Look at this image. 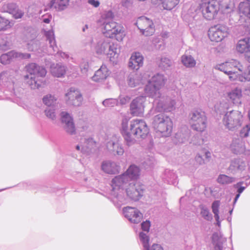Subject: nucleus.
Instances as JSON below:
<instances>
[{
  "instance_id": "obj_61",
  "label": "nucleus",
  "mask_w": 250,
  "mask_h": 250,
  "mask_svg": "<svg viewBox=\"0 0 250 250\" xmlns=\"http://www.w3.org/2000/svg\"><path fill=\"white\" fill-rule=\"evenodd\" d=\"M196 162L199 165H202L205 163V160L201 154H197L195 158Z\"/></svg>"
},
{
  "instance_id": "obj_56",
  "label": "nucleus",
  "mask_w": 250,
  "mask_h": 250,
  "mask_svg": "<svg viewBox=\"0 0 250 250\" xmlns=\"http://www.w3.org/2000/svg\"><path fill=\"white\" fill-rule=\"evenodd\" d=\"M5 6L7 8V10L5 11L10 14H12L18 8L16 4L14 3H8Z\"/></svg>"
},
{
  "instance_id": "obj_27",
  "label": "nucleus",
  "mask_w": 250,
  "mask_h": 250,
  "mask_svg": "<svg viewBox=\"0 0 250 250\" xmlns=\"http://www.w3.org/2000/svg\"><path fill=\"white\" fill-rule=\"evenodd\" d=\"M227 96L233 104H241L242 97V90L239 88H235L227 93Z\"/></svg>"
},
{
  "instance_id": "obj_47",
  "label": "nucleus",
  "mask_w": 250,
  "mask_h": 250,
  "mask_svg": "<svg viewBox=\"0 0 250 250\" xmlns=\"http://www.w3.org/2000/svg\"><path fill=\"white\" fill-rule=\"evenodd\" d=\"M139 238L141 242L142 243L144 250H149L148 247V241L149 240V237L146 233L141 232L139 234Z\"/></svg>"
},
{
  "instance_id": "obj_39",
  "label": "nucleus",
  "mask_w": 250,
  "mask_h": 250,
  "mask_svg": "<svg viewBox=\"0 0 250 250\" xmlns=\"http://www.w3.org/2000/svg\"><path fill=\"white\" fill-rule=\"evenodd\" d=\"M45 35L47 41L49 42L50 44V48L52 49L54 52L56 51L57 50V46L56 45L54 32L52 30H49L46 32Z\"/></svg>"
},
{
  "instance_id": "obj_35",
  "label": "nucleus",
  "mask_w": 250,
  "mask_h": 250,
  "mask_svg": "<svg viewBox=\"0 0 250 250\" xmlns=\"http://www.w3.org/2000/svg\"><path fill=\"white\" fill-rule=\"evenodd\" d=\"M212 243L214 246L213 250H223V244L226 239L220 237L217 233H214L212 236Z\"/></svg>"
},
{
  "instance_id": "obj_62",
  "label": "nucleus",
  "mask_w": 250,
  "mask_h": 250,
  "mask_svg": "<svg viewBox=\"0 0 250 250\" xmlns=\"http://www.w3.org/2000/svg\"><path fill=\"white\" fill-rule=\"evenodd\" d=\"M149 241V239L148 240ZM148 247L149 250H163V248L159 244H153L150 248L149 247V241H148Z\"/></svg>"
},
{
  "instance_id": "obj_3",
  "label": "nucleus",
  "mask_w": 250,
  "mask_h": 250,
  "mask_svg": "<svg viewBox=\"0 0 250 250\" xmlns=\"http://www.w3.org/2000/svg\"><path fill=\"white\" fill-rule=\"evenodd\" d=\"M113 13L108 11L103 14L98 21L103 34L109 39L115 37L118 41H122L125 36L123 27L113 21Z\"/></svg>"
},
{
  "instance_id": "obj_17",
  "label": "nucleus",
  "mask_w": 250,
  "mask_h": 250,
  "mask_svg": "<svg viewBox=\"0 0 250 250\" xmlns=\"http://www.w3.org/2000/svg\"><path fill=\"white\" fill-rule=\"evenodd\" d=\"M31 55L28 53H22L14 50L2 54L0 57V62L3 64L10 63L14 59H28Z\"/></svg>"
},
{
  "instance_id": "obj_57",
  "label": "nucleus",
  "mask_w": 250,
  "mask_h": 250,
  "mask_svg": "<svg viewBox=\"0 0 250 250\" xmlns=\"http://www.w3.org/2000/svg\"><path fill=\"white\" fill-rule=\"evenodd\" d=\"M190 143L195 146L200 145L203 143V141L199 138L198 135H195L193 137L192 141Z\"/></svg>"
},
{
  "instance_id": "obj_24",
  "label": "nucleus",
  "mask_w": 250,
  "mask_h": 250,
  "mask_svg": "<svg viewBox=\"0 0 250 250\" xmlns=\"http://www.w3.org/2000/svg\"><path fill=\"white\" fill-rule=\"evenodd\" d=\"M144 58L139 52L133 53L129 59L128 66L129 68L137 70L143 66Z\"/></svg>"
},
{
  "instance_id": "obj_46",
  "label": "nucleus",
  "mask_w": 250,
  "mask_h": 250,
  "mask_svg": "<svg viewBox=\"0 0 250 250\" xmlns=\"http://www.w3.org/2000/svg\"><path fill=\"white\" fill-rule=\"evenodd\" d=\"M201 214L202 217L207 221H210L212 219V215L209 209L205 206L201 207Z\"/></svg>"
},
{
  "instance_id": "obj_45",
  "label": "nucleus",
  "mask_w": 250,
  "mask_h": 250,
  "mask_svg": "<svg viewBox=\"0 0 250 250\" xmlns=\"http://www.w3.org/2000/svg\"><path fill=\"white\" fill-rule=\"evenodd\" d=\"M40 42L37 40L31 41L27 44V49L31 51H38L40 52Z\"/></svg>"
},
{
  "instance_id": "obj_6",
  "label": "nucleus",
  "mask_w": 250,
  "mask_h": 250,
  "mask_svg": "<svg viewBox=\"0 0 250 250\" xmlns=\"http://www.w3.org/2000/svg\"><path fill=\"white\" fill-rule=\"evenodd\" d=\"M140 175L139 167L133 165H131L126 171L118 176L115 177L112 180L111 194L115 196L116 190L121 191V187L124 185H127L130 180H136Z\"/></svg>"
},
{
  "instance_id": "obj_52",
  "label": "nucleus",
  "mask_w": 250,
  "mask_h": 250,
  "mask_svg": "<svg viewBox=\"0 0 250 250\" xmlns=\"http://www.w3.org/2000/svg\"><path fill=\"white\" fill-rule=\"evenodd\" d=\"M118 104V100L113 98L107 99L103 102V104L105 107H113L117 105Z\"/></svg>"
},
{
  "instance_id": "obj_5",
  "label": "nucleus",
  "mask_w": 250,
  "mask_h": 250,
  "mask_svg": "<svg viewBox=\"0 0 250 250\" xmlns=\"http://www.w3.org/2000/svg\"><path fill=\"white\" fill-rule=\"evenodd\" d=\"M215 68L224 72L229 76L230 81L238 80L241 82L250 81V65L244 72L243 75L237 74V70L242 72L244 67L236 60L231 59L224 63L215 65Z\"/></svg>"
},
{
  "instance_id": "obj_21",
  "label": "nucleus",
  "mask_w": 250,
  "mask_h": 250,
  "mask_svg": "<svg viewBox=\"0 0 250 250\" xmlns=\"http://www.w3.org/2000/svg\"><path fill=\"white\" fill-rule=\"evenodd\" d=\"M61 121L63 124V128L70 135H73L76 132V129L73 118L69 114L65 112L61 113Z\"/></svg>"
},
{
  "instance_id": "obj_14",
  "label": "nucleus",
  "mask_w": 250,
  "mask_h": 250,
  "mask_svg": "<svg viewBox=\"0 0 250 250\" xmlns=\"http://www.w3.org/2000/svg\"><path fill=\"white\" fill-rule=\"evenodd\" d=\"M136 24L141 33L145 36H151L155 32V26L152 21L146 17L138 18Z\"/></svg>"
},
{
  "instance_id": "obj_44",
  "label": "nucleus",
  "mask_w": 250,
  "mask_h": 250,
  "mask_svg": "<svg viewBox=\"0 0 250 250\" xmlns=\"http://www.w3.org/2000/svg\"><path fill=\"white\" fill-rule=\"evenodd\" d=\"M244 184L243 182H239L236 184L233 185V187L237 189V192L238 193L236 195L235 197L234 200L233 204H235L239 199L240 194L243 192V191L246 188L247 186L246 187L242 186V185Z\"/></svg>"
},
{
  "instance_id": "obj_48",
  "label": "nucleus",
  "mask_w": 250,
  "mask_h": 250,
  "mask_svg": "<svg viewBox=\"0 0 250 250\" xmlns=\"http://www.w3.org/2000/svg\"><path fill=\"white\" fill-rule=\"evenodd\" d=\"M172 64V62L167 58L163 57L161 59L159 63V67L163 69H167L170 67Z\"/></svg>"
},
{
  "instance_id": "obj_42",
  "label": "nucleus",
  "mask_w": 250,
  "mask_h": 250,
  "mask_svg": "<svg viewBox=\"0 0 250 250\" xmlns=\"http://www.w3.org/2000/svg\"><path fill=\"white\" fill-rule=\"evenodd\" d=\"M217 182L222 185L231 184L235 181V178L225 174H220L217 178Z\"/></svg>"
},
{
  "instance_id": "obj_19",
  "label": "nucleus",
  "mask_w": 250,
  "mask_h": 250,
  "mask_svg": "<svg viewBox=\"0 0 250 250\" xmlns=\"http://www.w3.org/2000/svg\"><path fill=\"white\" fill-rule=\"evenodd\" d=\"M129 120L127 118L123 119L121 124V133L125 140L127 145L130 146L134 144L135 139L133 137V135L131 128V122L129 125H128Z\"/></svg>"
},
{
  "instance_id": "obj_11",
  "label": "nucleus",
  "mask_w": 250,
  "mask_h": 250,
  "mask_svg": "<svg viewBox=\"0 0 250 250\" xmlns=\"http://www.w3.org/2000/svg\"><path fill=\"white\" fill-rule=\"evenodd\" d=\"M107 150L114 155L122 156L124 153V147L121 143L120 137L117 135H112L105 141Z\"/></svg>"
},
{
  "instance_id": "obj_64",
  "label": "nucleus",
  "mask_w": 250,
  "mask_h": 250,
  "mask_svg": "<svg viewBox=\"0 0 250 250\" xmlns=\"http://www.w3.org/2000/svg\"><path fill=\"white\" fill-rule=\"evenodd\" d=\"M128 97H120V103L121 104H125L128 101Z\"/></svg>"
},
{
  "instance_id": "obj_10",
  "label": "nucleus",
  "mask_w": 250,
  "mask_h": 250,
  "mask_svg": "<svg viewBox=\"0 0 250 250\" xmlns=\"http://www.w3.org/2000/svg\"><path fill=\"white\" fill-rule=\"evenodd\" d=\"M225 125L230 130H234L241 126L243 122V115L238 110L227 112L223 118Z\"/></svg>"
},
{
  "instance_id": "obj_41",
  "label": "nucleus",
  "mask_w": 250,
  "mask_h": 250,
  "mask_svg": "<svg viewBox=\"0 0 250 250\" xmlns=\"http://www.w3.org/2000/svg\"><path fill=\"white\" fill-rule=\"evenodd\" d=\"M182 62L187 67H193L196 64V61L191 55H183L182 57Z\"/></svg>"
},
{
  "instance_id": "obj_29",
  "label": "nucleus",
  "mask_w": 250,
  "mask_h": 250,
  "mask_svg": "<svg viewBox=\"0 0 250 250\" xmlns=\"http://www.w3.org/2000/svg\"><path fill=\"white\" fill-rule=\"evenodd\" d=\"M109 72L106 67L104 64H103L100 69L96 71L94 75L92 77V80L95 82L102 81L109 76Z\"/></svg>"
},
{
  "instance_id": "obj_15",
  "label": "nucleus",
  "mask_w": 250,
  "mask_h": 250,
  "mask_svg": "<svg viewBox=\"0 0 250 250\" xmlns=\"http://www.w3.org/2000/svg\"><path fill=\"white\" fill-rule=\"evenodd\" d=\"M248 166H249L248 168L250 171V163L247 164L243 158H236L231 161L228 171L233 175H238L245 171Z\"/></svg>"
},
{
  "instance_id": "obj_9",
  "label": "nucleus",
  "mask_w": 250,
  "mask_h": 250,
  "mask_svg": "<svg viewBox=\"0 0 250 250\" xmlns=\"http://www.w3.org/2000/svg\"><path fill=\"white\" fill-rule=\"evenodd\" d=\"M189 121L191 128L197 131L202 132L207 127V117L201 110H193L189 114Z\"/></svg>"
},
{
  "instance_id": "obj_54",
  "label": "nucleus",
  "mask_w": 250,
  "mask_h": 250,
  "mask_svg": "<svg viewBox=\"0 0 250 250\" xmlns=\"http://www.w3.org/2000/svg\"><path fill=\"white\" fill-rule=\"evenodd\" d=\"M80 67L82 73L83 75L87 76L88 75V72L89 68L88 62H87L85 61H83L80 63Z\"/></svg>"
},
{
  "instance_id": "obj_18",
  "label": "nucleus",
  "mask_w": 250,
  "mask_h": 250,
  "mask_svg": "<svg viewBox=\"0 0 250 250\" xmlns=\"http://www.w3.org/2000/svg\"><path fill=\"white\" fill-rule=\"evenodd\" d=\"M123 213L125 217L132 223L138 224L143 218L142 213L135 208L125 207L123 208Z\"/></svg>"
},
{
  "instance_id": "obj_23",
  "label": "nucleus",
  "mask_w": 250,
  "mask_h": 250,
  "mask_svg": "<svg viewBox=\"0 0 250 250\" xmlns=\"http://www.w3.org/2000/svg\"><path fill=\"white\" fill-rule=\"evenodd\" d=\"M69 0H52L47 4L45 11L50 9H55L61 11L65 9L69 4Z\"/></svg>"
},
{
  "instance_id": "obj_38",
  "label": "nucleus",
  "mask_w": 250,
  "mask_h": 250,
  "mask_svg": "<svg viewBox=\"0 0 250 250\" xmlns=\"http://www.w3.org/2000/svg\"><path fill=\"white\" fill-rule=\"evenodd\" d=\"M44 112L46 117L52 121H56L58 117V110L56 106L47 107Z\"/></svg>"
},
{
  "instance_id": "obj_22",
  "label": "nucleus",
  "mask_w": 250,
  "mask_h": 250,
  "mask_svg": "<svg viewBox=\"0 0 250 250\" xmlns=\"http://www.w3.org/2000/svg\"><path fill=\"white\" fill-rule=\"evenodd\" d=\"M25 69L31 76L42 78L46 74V71L43 67L38 65L35 63H31L25 66Z\"/></svg>"
},
{
  "instance_id": "obj_59",
  "label": "nucleus",
  "mask_w": 250,
  "mask_h": 250,
  "mask_svg": "<svg viewBox=\"0 0 250 250\" xmlns=\"http://www.w3.org/2000/svg\"><path fill=\"white\" fill-rule=\"evenodd\" d=\"M142 229L143 231L148 232L150 227V223L149 221H146L141 224Z\"/></svg>"
},
{
  "instance_id": "obj_49",
  "label": "nucleus",
  "mask_w": 250,
  "mask_h": 250,
  "mask_svg": "<svg viewBox=\"0 0 250 250\" xmlns=\"http://www.w3.org/2000/svg\"><path fill=\"white\" fill-rule=\"evenodd\" d=\"M155 163L154 158L152 156H147L145 158L144 162L142 163L144 167L147 169L148 167H153Z\"/></svg>"
},
{
  "instance_id": "obj_40",
  "label": "nucleus",
  "mask_w": 250,
  "mask_h": 250,
  "mask_svg": "<svg viewBox=\"0 0 250 250\" xmlns=\"http://www.w3.org/2000/svg\"><path fill=\"white\" fill-rule=\"evenodd\" d=\"M57 98L53 95L47 94L42 98L43 103L47 107L56 106Z\"/></svg>"
},
{
  "instance_id": "obj_16",
  "label": "nucleus",
  "mask_w": 250,
  "mask_h": 250,
  "mask_svg": "<svg viewBox=\"0 0 250 250\" xmlns=\"http://www.w3.org/2000/svg\"><path fill=\"white\" fill-rule=\"evenodd\" d=\"M67 104L75 106H80L83 101V97L81 92L77 89L71 87L65 94Z\"/></svg>"
},
{
  "instance_id": "obj_4",
  "label": "nucleus",
  "mask_w": 250,
  "mask_h": 250,
  "mask_svg": "<svg viewBox=\"0 0 250 250\" xmlns=\"http://www.w3.org/2000/svg\"><path fill=\"white\" fill-rule=\"evenodd\" d=\"M233 8L230 0H211L200 4L203 16L207 20L215 19L219 10L224 14H228L232 11Z\"/></svg>"
},
{
  "instance_id": "obj_30",
  "label": "nucleus",
  "mask_w": 250,
  "mask_h": 250,
  "mask_svg": "<svg viewBox=\"0 0 250 250\" xmlns=\"http://www.w3.org/2000/svg\"><path fill=\"white\" fill-rule=\"evenodd\" d=\"M236 50L241 54L250 51V38H245L239 40L236 45Z\"/></svg>"
},
{
  "instance_id": "obj_50",
  "label": "nucleus",
  "mask_w": 250,
  "mask_h": 250,
  "mask_svg": "<svg viewBox=\"0 0 250 250\" xmlns=\"http://www.w3.org/2000/svg\"><path fill=\"white\" fill-rule=\"evenodd\" d=\"M11 75L9 71H3L0 73V83L4 84L7 82H9L11 80L10 78Z\"/></svg>"
},
{
  "instance_id": "obj_1",
  "label": "nucleus",
  "mask_w": 250,
  "mask_h": 250,
  "mask_svg": "<svg viewBox=\"0 0 250 250\" xmlns=\"http://www.w3.org/2000/svg\"><path fill=\"white\" fill-rule=\"evenodd\" d=\"M167 78L163 74L157 73L148 81L145 91L148 97L154 98L153 107L158 112L171 111L176 104L174 100L163 95L160 89L165 85Z\"/></svg>"
},
{
  "instance_id": "obj_37",
  "label": "nucleus",
  "mask_w": 250,
  "mask_h": 250,
  "mask_svg": "<svg viewBox=\"0 0 250 250\" xmlns=\"http://www.w3.org/2000/svg\"><path fill=\"white\" fill-rule=\"evenodd\" d=\"M238 8L240 17L244 16L250 19V3L249 2H240Z\"/></svg>"
},
{
  "instance_id": "obj_25",
  "label": "nucleus",
  "mask_w": 250,
  "mask_h": 250,
  "mask_svg": "<svg viewBox=\"0 0 250 250\" xmlns=\"http://www.w3.org/2000/svg\"><path fill=\"white\" fill-rule=\"evenodd\" d=\"M232 152L237 155L245 153L248 155L249 153L246 150L244 143L239 138L233 139L230 146Z\"/></svg>"
},
{
  "instance_id": "obj_63",
  "label": "nucleus",
  "mask_w": 250,
  "mask_h": 250,
  "mask_svg": "<svg viewBox=\"0 0 250 250\" xmlns=\"http://www.w3.org/2000/svg\"><path fill=\"white\" fill-rule=\"evenodd\" d=\"M78 127L81 129V131H86L88 128V125L87 123L83 122L81 125H80Z\"/></svg>"
},
{
  "instance_id": "obj_13",
  "label": "nucleus",
  "mask_w": 250,
  "mask_h": 250,
  "mask_svg": "<svg viewBox=\"0 0 250 250\" xmlns=\"http://www.w3.org/2000/svg\"><path fill=\"white\" fill-rule=\"evenodd\" d=\"M229 34V28L224 25L219 24L209 28L208 37L211 41L219 42L227 37Z\"/></svg>"
},
{
  "instance_id": "obj_60",
  "label": "nucleus",
  "mask_w": 250,
  "mask_h": 250,
  "mask_svg": "<svg viewBox=\"0 0 250 250\" xmlns=\"http://www.w3.org/2000/svg\"><path fill=\"white\" fill-rule=\"evenodd\" d=\"M52 19V17L51 14L44 15L42 17V21L45 23H49Z\"/></svg>"
},
{
  "instance_id": "obj_2",
  "label": "nucleus",
  "mask_w": 250,
  "mask_h": 250,
  "mask_svg": "<svg viewBox=\"0 0 250 250\" xmlns=\"http://www.w3.org/2000/svg\"><path fill=\"white\" fill-rule=\"evenodd\" d=\"M126 185H124L121 187V191L116 190L115 196L111 194V190L110 192L111 201L118 208L121 207L122 204L127 203L129 199L136 201L139 200L143 195L144 188L143 185L137 182L129 183L125 188L126 196L124 195V188Z\"/></svg>"
},
{
  "instance_id": "obj_26",
  "label": "nucleus",
  "mask_w": 250,
  "mask_h": 250,
  "mask_svg": "<svg viewBox=\"0 0 250 250\" xmlns=\"http://www.w3.org/2000/svg\"><path fill=\"white\" fill-rule=\"evenodd\" d=\"M102 169L106 173L115 174L119 172L120 167L115 162L106 161L102 164Z\"/></svg>"
},
{
  "instance_id": "obj_12",
  "label": "nucleus",
  "mask_w": 250,
  "mask_h": 250,
  "mask_svg": "<svg viewBox=\"0 0 250 250\" xmlns=\"http://www.w3.org/2000/svg\"><path fill=\"white\" fill-rule=\"evenodd\" d=\"M130 129L134 139L145 138L149 132L146 124L143 120L136 119L131 121Z\"/></svg>"
},
{
  "instance_id": "obj_55",
  "label": "nucleus",
  "mask_w": 250,
  "mask_h": 250,
  "mask_svg": "<svg viewBox=\"0 0 250 250\" xmlns=\"http://www.w3.org/2000/svg\"><path fill=\"white\" fill-rule=\"evenodd\" d=\"M250 130V124L247 125L244 127L240 132V136L241 137H246L248 136Z\"/></svg>"
},
{
  "instance_id": "obj_51",
  "label": "nucleus",
  "mask_w": 250,
  "mask_h": 250,
  "mask_svg": "<svg viewBox=\"0 0 250 250\" xmlns=\"http://www.w3.org/2000/svg\"><path fill=\"white\" fill-rule=\"evenodd\" d=\"M220 205V201L218 200H215L214 201L211 205V208L212 212L214 214V217L215 218L218 219L219 218V208Z\"/></svg>"
},
{
  "instance_id": "obj_31",
  "label": "nucleus",
  "mask_w": 250,
  "mask_h": 250,
  "mask_svg": "<svg viewBox=\"0 0 250 250\" xmlns=\"http://www.w3.org/2000/svg\"><path fill=\"white\" fill-rule=\"evenodd\" d=\"M189 131L186 128L184 131H178L175 135L173 142L175 144L179 145L185 143L188 140Z\"/></svg>"
},
{
  "instance_id": "obj_53",
  "label": "nucleus",
  "mask_w": 250,
  "mask_h": 250,
  "mask_svg": "<svg viewBox=\"0 0 250 250\" xmlns=\"http://www.w3.org/2000/svg\"><path fill=\"white\" fill-rule=\"evenodd\" d=\"M10 27L9 21L2 17H0V31L6 30Z\"/></svg>"
},
{
  "instance_id": "obj_33",
  "label": "nucleus",
  "mask_w": 250,
  "mask_h": 250,
  "mask_svg": "<svg viewBox=\"0 0 250 250\" xmlns=\"http://www.w3.org/2000/svg\"><path fill=\"white\" fill-rule=\"evenodd\" d=\"M95 146V142L92 138H89L85 141L84 145H78L76 148L81 150L83 153L89 154L92 151V149Z\"/></svg>"
},
{
  "instance_id": "obj_7",
  "label": "nucleus",
  "mask_w": 250,
  "mask_h": 250,
  "mask_svg": "<svg viewBox=\"0 0 250 250\" xmlns=\"http://www.w3.org/2000/svg\"><path fill=\"white\" fill-rule=\"evenodd\" d=\"M154 129L163 137L169 136L172 132L173 122L170 118L164 113L154 116L152 122Z\"/></svg>"
},
{
  "instance_id": "obj_58",
  "label": "nucleus",
  "mask_w": 250,
  "mask_h": 250,
  "mask_svg": "<svg viewBox=\"0 0 250 250\" xmlns=\"http://www.w3.org/2000/svg\"><path fill=\"white\" fill-rule=\"evenodd\" d=\"M12 14L15 19H17L21 18L23 16L24 13L18 8Z\"/></svg>"
},
{
  "instance_id": "obj_34",
  "label": "nucleus",
  "mask_w": 250,
  "mask_h": 250,
  "mask_svg": "<svg viewBox=\"0 0 250 250\" xmlns=\"http://www.w3.org/2000/svg\"><path fill=\"white\" fill-rule=\"evenodd\" d=\"M163 180L169 184L175 185L177 183V176L173 170L166 169L162 175Z\"/></svg>"
},
{
  "instance_id": "obj_36",
  "label": "nucleus",
  "mask_w": 250,
  "mask_h": 250,
  "mask_svg": "<svg viewBox=\"0 0 250 250\" xmlns=\"http://www.w3.org/2000/svg\"><path fill=\"white\" fill-rule=\"evenodd\" d=\"M39 77L31 76L29 77L28 75L25 76V80L27 83L32 89L39 88L41 86L42 82L38 79Z\"/></svg>"
},
{
  "instance_id": "obj_43",
  "label": "nucleus",
  "mask_w": 250,
  "mask_h": 250,
  "mask_svg": "<svg viewBox=\"0 0 250 250\" xmlns=\"http://www.w3.org/2000/svg\"><path fill=\"white\" fill-rule=\"evenodd\" d=\"M180 0H162V6L165 9L170 10L174 8L180 2Z\"/></svg>"
},
{
  "instance_id": "obj_20",
  "label": "nucleus",
  "mask_w": 250,
  "mask_h": 250,
  "mask_svg": "<svg viewBox=\"0 0 250 250\" xmlns=\"http://www.w3.org/2000/svg\"><path fill=\"white\" fill-rule=\"evenodd\" d=\"M146 98L144 96H139L134 99L130 104L131 113L133 116H141L144 111V103Z\"/></svg>"
},
{
  "instance_id": "obj_8",
  "label": "nucleus",
  "mask_w": 250,
  "mask_h": 250,
  "mask_svg": "<svg viewBox=\"0 0 250 250\" xmlns=\"http://www.w3.org/2000/svg\"><path fill=\"white\" fill-rule=\"evenodd\" d=\"M96 49L97 54L107 55L110 60L118 56L117 44L107 37H104L98 42Z\"/></svg>"
},
{
  "instance_id": "obj_28",
  "label": "nucleus",
  "mask_w": 250,
  "mask_h": 250,
  "mask_svg": "<svg viewBox=\"0 0 250 250\" xmlns=\"http://www.w3.org/2000/svg\"><path fill=\"white\" fill-rule=\"evenodd\" d=\"M127 83L129 86L134 87L139 85L141 83H143L144 80L140 74L134 71L128 75L127 79Z\"/></svg>"
},
{
  "instance_id": "obj_32",
  "label": "nucleus",
  "mask_w": 250,
  "mask_h": 250,
  "mask_svg": "<svg viewBox=\"0 0 250 250\" xmlns=\"http://www.w3.org/2000/svg\"><path fill=\"white\" fill-rule=\"evenodd\" d=\"M66 71V67L60 63L53 64L50 67L51 74L56 77H63Z\"/></svg>"
}]
</instances>
